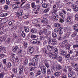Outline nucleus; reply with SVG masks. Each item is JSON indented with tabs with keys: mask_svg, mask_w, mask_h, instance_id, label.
<instances>
[{
	"mask_svg": "<svg viewBox=\"0 0 78 78\" xmlns=\"http://www.w3.org/2000/svg\"><path fill=\"white\" fill-rule=\"evenodd\" d=\"M56 40L55 39H53L51 40V45H55V44H56Z\"/></svg>",
	"mask_w": 78,
	"mask_h": 78,
	"instance_id": "obj_19",
	"label": "nucleus"
},
{
	"mask_svg": "<svg viewBox=\"0 0 78 78\" xmlns=\"http://www.w3.org/2000/svg\"><path fill=\"white\" fill-rule=\"evenodd\" d=\"M13 72L14 73H17V69L16 68H15L13 70Z\"/></svg>",
	"mask_w": 78,
	"mask_h": 78,
	"instance_id": "obj_55",
	"label": "nucleus"
},
{
	"mask_svg": "<svg viewBox=\"0 0 78 78\" xmlns=\"http://www.w3.org/2000/svg\"><path fill=\"white\" fill-rule=\"evenodd\" d=\"M22 53V50H20V51H19L18 53V55H20Z\"/></svg>",
	"mask_w": 78,
	"mask_h": 78,
	"instance_id": "obj_63",
	"label": "nucleus"
},
{
	"mask_svg": "<svg viewBox=\"0 0 78 78\" xmlns=\"http://www.w3.org/2000/svg\"><path fill=\"white\" fill-rule=\"evenodd\" d=\"M20 76H18V78H24V77L25 76L24 74H20Z\"/></svg>",
	"mask_w": 78,
	"mask_h": 78,
	"instance_id": "obj_51",
	"label": "nucleus"
},
{
	"mask_svg": "<svg viewBox=\"0 0 78 78\" xmlns=\"http://www.w3.org/2000/svg\"><path fill=\"white\" fill-rule=\"evenodd\" d=\"M61 12L63 13H64L65 14H66L67 13V11L64 9H62Z\"/></svg>",
	"mask_w": 78,
	"mask_h": 78,
	"instance_id": "obj_53",
	"label": "nucleus"
},
{
	"mask_svg": "<svg viewBox=\"0 0 78 78\" xmlns=\"http://www.w3.org/2000/svg\"><path fill=\"white\" fill-rule=\"evenodd\" d=\"M72 7L73 8V10L75 11V12H77L78 11V9L77 5H72Z\"/></svg>",
	"mask_w": 78,
	"mask_h": 78,
	"instance_id": "obj_13",
	"label": "nucleus"
},
{
	"mask_svg": "<svg viewBox=\"0 0 78 78\" xmlns=\"http://www.w3.org/2000/svg\"><path fill=\"white\" fill-rule=\"evenodd\" d=\"M17 49H18V47L17 46H15L12 49V51H17Z\"/></svg>",
	"mask_w": 78,
	"mask_h": 78,
	"instance_id": "obj_38",
	"label": "nucleus"
},
{
	"mask_svg": "<svg viewBox=\"0 0 78 78\" xmlns=\"http://www.w3.org/2000/svg\"><path fill=\"white\" fill-rule=\"evenodd\" d=\"M61 24L58 23H56L54 25L55 27H57V28H59Z\"/></svg>",
	"mask_w": 78,
	"mask_h": 78,
	"instance_id": "obj_35",
	"label": "nucleus"
},
{
	"mask_svg": "<svg viewBox=\"0 0 78 78\" xmlns=\"http://www.w3.org/2000/svg\"><path fill=\"white\" fill-rule=\"evenodd\" d=\"M55 6H57V8L58 7L59 8H62V5H60L59 3H57V4H56L55 5Z\"/></svg>",
	"mask_w": 78,
	"mask_h": 78,
	"instance_id": "obj_32",
	"label": "nucleus"
},
{
	"mask_svg": "<svg viewBox=\"0 0 78 78\" xmlns=\"http://www.w3.org/2000/svg\"><path fill=\"white\" fill-rule=\"evenodd\" d=\"M5 43L6 44H10L12 43V40L9 38H7L6 41Z\"/></svg>",
	"mask_w": 78,
	"mask_h": 78,
	"instance_id": "obj_12",
	"label": "nucleus"
},
{
	"mask_svg": "<svg viewBox=\"0 0 78 78\" xmlns=\"http://www.w3.org/2000/svg\"><path fill=\"white\" fill-rule=\"evenodd\" d=\"M23 46L24 48H27L28 46V42H26L24 43Z\"/></svg>",
	"mask_w": 78,
	"mask_h": 78,
	"instance_id": "obj_41",
	"label": "nucleus"
},
{
	"mask_svg": "<svg viewBox=\"0 0 78 78\" xmlns=\"http://www.w3.org/2000/svg\"><path fill=\"white\" fill-rule=\"evenodd\" d=\"M31 32L32 33H36V32H37V31L36 30V29L34 28L31 29Z\"/></svg>",
	"mask_w": 78,
	"mask_h": 78,
	"instance_id": "obj_29",
	"label": "nucleus"
},
{
	"mask_svg": "<svg viewBox=\"0 0 78 78\" xmlns=\"http://www.w3.org/2000/svg\"><path fill=\"white\" fill-rule=\"evenodd\" d=\"M43 3L42 0H36V3H38L39 5H41Z\"/></svg>",
	"mask_w": 78,
	"mask_h": 78,
	"instance_id": "obj_22",
	"label": "nucleus"
},
{
	"mask_svg": "<svg viewBox=\"0 0 78 78\" xmlns=\"http://www.w3.org/2000/svg\"><path fill=\"white\" fill-rule=\"evenodd\" d=\"M54 75L56 76H59L61 75V73L60 72H55L54 73Z\"/></svg>",
	"mask_w": 78,
	"mask_h": 78,
	"instance_id": "obj_21",
	"label": "nucleus"
},
{
	"mask_svg": "<svg viewBox=\"0 0 78 78\" xmlns=\"http://www.w3.org/2000/svg\"><path fill=\"white\" fill-rule=\"evenodd\" d=\"M29 66H31V67H33V66H36V64L34 63L30 62L29 64Z\"/></svg>",
	"mask_w": 78,
	"mask_h": 78,
	"instance_id": "obj_31",
	"label": "nucleus"
},
{
	"mask_svg": "<svg viewBox=\"0 0 78 78\" xmlns=\"http://www.w3.org/2000/svg\"><path fill=\"white\" fill-rule=\"evenodd\" d=\"M23 14V12H22V10H20L19 11V12L16 14V16L17 17H20V16H22Z\"/></svg>",
	"mask_w": 78,
	"mask_h": 78,
	"instance_id": "obj_15",
	"label": "nucleus"
},
{
	"mask_svg": "<svg viewBox=\"0 0 78 78\" xmlns=\"http://www.w3.org/2000/svg\"><path fill=\"white\" fill-rule=\"evenodd\" d=\"M41 22L44 24H47L48 23V20L46 18H42L41 20Z\"/></svg>",
	"mask_w": 78,
	"mask_h": 78,
	"instance_id": "obj_9",
	"label": "nucleus"
},
{
	"mask_svg": "<svg viewBox=\"0 0 78 78\" xmlns=\"http://www.w3.org/2000/svg\"><path fill=\"white\" fill-rule=\"evenodd\" d=\"M55 18L54 16L53 15L51 17V20H55Z\"/></svg>",
	"mask_w": 78,
	"mask_h": 78,
	"instance_id": "obj_58",
	"label": "nucleus"
},
{
	"mask_svg": "<svg viewBox=\"0 0 78 78\" xmlns=\"http://www.w3.org/2000/svg\"><path fill=\"white\" fill-rule=\"evenodd\" d=\"M30 42H31L32 44H36L37 42V39H33L30 41Z\"/></svg>",
	"mask_w": 78,
	"mask_h": 78,
	"instance_id": "obj_23",
	"label": "nucleus"
},
{
	"mask_svg": "<svg viewBox=\"0 0 78 78\" xmlns=\"http://www.w3.org/2000/svg\"><path fill=\"white\" fill-rule=\"evenodd\" d=\"M51 70L53 72H55L56 71V68L54 66H52L51 67Z\"/></svg>",
	"mask_w": 78,
	"mask_h": 78,
	"instance_id": "obj_20",
	"label": "nucleus"
},
{
	"mask_svg": "<svg viewBox=\"0 0 78 78\" xmlns=\"http://www.w3.org/2000/svg\"><path fill=\"white\" fill-rule=\"evenodd\" d=\"M45 37H46L48 40H51V36L46 35L45 36Z\"/></svg>",
	"mask_w": 78,
	"mask_h": 78,
	"instance_id": "obj_33",
	"label": "nucleus"
},
{
	"mask_svg": "<svg viewBox=\"0 0 78 78\" xmlns=\"http://www.w3.org/2000/svg\"><path fill=\"white\" fill-rule=\"evenodd\" d=\"M58 53V48H55L54 49V51L53 52H49L48 53V55L50 57H53L55 55H57Z\"/></svg>",
	"mask_w": 78,
	"mask_h": 78,
	"instance_id": "obj_3",
	"label": "nucleus"
},
{
	"mask_svg": "<svg viewBox=\"0 0 78 78\" xmlns=\"http://www.w3.org/2000/svg\"><path fill=\"white\" fill-rule=\"evenodd\" d=\"M30 37L32 39H35L36 37V36L35 35L31 34L30 36Z\"/></svg>",
	"mask_w": 78,
	"mask_h": 78,
	"instance_id": "obj_54",
	"label": "nucleus"
},
{
	"mask_svg": "<svg viewBox=\"0 0 78 78\" xmlns=\"http://www.w3.org/2000/svg\"><path fill=\"white\" fill-rule=\"evenodd\" d=\"M23 66L21 65L19 69V73L20 75H24V74L23 72Z\"/></svg>",
	"mask_w": 78,
	"mask_h": 78,
	"instance_id": "obj_7",
	"label": "nucleus"
},
{
	"mask_svg": "<svg viewBox=\"0 0 78 78\" xmlns=\"http://www.w3.org/2000/svg\"><path fill=\"white\" fill-rule=\"evenodd\" d=\"M12 8L13 9H17V6L16 4H13L12 5Z\"/></svg>",
	"mask_w": 78,
	"mask_h": 78,
	"instance_id": "obj_45",
	"label": "nucleus"
},
{
	"mask_svg": "<svg viewBox=\"0 0 78 78\" xmlns=\"http://www.w3.org/2000/svg\"><path fill=\"white\" fill-rule=\"evenodd\" d=\"M6 3L7 5H10V1H9V0H6Z\"/></svg>",
	"mask_w": 78,
	"mask_h": 78,
	"instance_id": "obj_62",
	"label": "nucleus"
},
{
	"mask_svg": "<svg viewBox=\"0 0 78 78\" xmlns=\"http://www.w3.org/2000/svg\"><path fill=\"white\" fill-rule=\"evenodd\" d=\"M7 38V35L4 34L0 37V42L5 41Z\"/></svg>",
	"mask_w": 78,
	"mask_h": 78,
	"instance_id": "obj_6",
	"label": "nucleus"
},
{
	"mask_svg": "<svg viewBox=\"0 0 78 78\" xmlns=\"http://www.w3.org/2000/svg\"><path fill=\"white\" fill-rule=\"evenodd\" d=\"M71 20H72V18L70 17H68L66 19V22H71Z\"/></svg>",
	"mask_w": 78,
	"mask_h": 78,
	"instance_id": "obj_28",
	"label": "nucleus"
},
{
	"mask_svg": "<svg viewBox=\"0 0 78 78\" xmlns=\"http://www.w3.org/2000/svg\"><path fill=\"white\" fill-rule=\"evenodd\" d=\"M44 55L45 56H48V51L45 49H44Z\"/></svg>",
	"mask_w": 78,
	"mask_h": 78,
	"instance_id": "obj_27",
	"label": "nucleus"
},
{
	"mask_svg": "<svg viewBox=\"0 0 78 78\" xmlns=\"http://www.w3.org/2000/svg\"><path fill=\"white\" fill-rule=\"evenodd\" d=\"M31 7L32 8H34V10L35 11L34 13L35 14H37L39 13V11H40L41 8L40 6L37 5L35 6V2H33L31 3Z\"/></svg>",
	"mask_w": 78,
	"mask_h": 78,
	"instance_id": "obj_1",
	"label": "nucleus"
},
{
	"mask_svg": "<svg viewBox=\"0 0 78 78\" xmlns=\"http://www.w3.org/2000/svg\"><path fill=\"white\" fill-rule=\"evenodd\" d=\"M75 18L76 20H77L78 21V15H76L75 16Z\"/></svg>",
	"mask_w": 78,
	"mask_h": 78,
	"instance_id": "obj_64",
	"label": "nucleus"
},
{
	"mask_svg": "<svg viewBox=\"0 0 78 78\" xmlns=\"http://www.w3.org/2000/svg\"><path fill=\"white\" fill-rule=\"evenodd\" d=\"M20 59V58H19V57L18 56H17L16 57V59H15V62H18L19 61V59Z\"/></svg>",
	"mask_w": 78,
	"mask_h": 78,
	"instance_id": "obj_42",
	"label": "nucleus"
},
{
	"mask_svg": "<svg viewBox=\"0 0 78 78\" xmlns=\"http://www.w3.org/2000/svg\"><path fill=\"white\" fill-rule=\"evenodd\" d=\"M60 53L62 55H63V56H65L66 55V52L62 49H60Z\"/></svg>",
	"mask_w": 78,
	"mask_h": 78,
	"instance_id": "obj_18",
	"label": "nucleus"
},
{
	"mask_svg": "<svg viewBox=\"0 0 78 78\" xmlns=\"http://www.w3.org/2000/svg\"><path fill=\"white\" fill-rule=\"evenodd\" d=\"M29 57L27 56L23 60V62L25 64H28V59Z\"/></svg>",
	"mask_w": 78,
	"mask_h": 78,
	"instance_id": "obj_14",
	"label": "nucleus"
},
{
	"mask_svg": "<svg viewBox=\"0 0 78 78\" xmlns=\"http://www.w3.org/2000/svg\"><path fill=\"white\" fill-rule=\"evenodd\" d=\"M52 36L53 38H56L57 37L56 34L55 33H53L52 34Z\"/></svg>",
	"mask_w": 78,
	"mask_h": 78,
	"instance_id": "obj_36",
	"label": "nucleus"
},
{
	"mask_svg": "<svg viewBox=\"0 0 78 78\" xmlns=\"http://www.w3.org/2000/svg\"><path fill=\"white\" fill-rule=\"evenodd\" d=\"M57 5H55L53 6V10L52 11V13L53 14V13H55L57 11H58V10L57 9Z\"/></svg>",
	"mask_w": 78,
	"mask_h": 78,
	"instance_id": "obj_10",
	"label": "nucleus"
},
{
	"mask_svg": "<svg viewBox=\"0 0 78 78\" xmlns=\"http://www.w3.org/2000/svg\"><path fill=\"white\" fill-rule=\"evenodd\" d=\"M34 48L33 47H30L29 48V50L27 52L29 55H31L34 52Z\"/></svg>",
	"mask_w": 78,
	"mask_h": 78,
	"instance_id": "obj_8",
	"label": "nucleus"
},
{
	"mask_svg": "<svg viewBox=\"0 0 78 78\" xmlns=\"http://www.w3.org/2000/svg\"><path fill=\"white\" fill-rule=\"evenodd\" d=\"M5 75L4 73L2 72L0 74V78H3Z\"/></svg>",
	"mask_w": 78,
	"mask_h": 78,
	"instance_id": "obj_44",
	"label": "nucleus"
},
{
	"mask_svg": "<svg viewBox=\"0 0 78 78\" xmlns=\"http://www.w3.org/2000/svg\"><path fill=\"white\" fill-rule=\"evenodd\" d=\"M4 9H5V10H8V9L9 8V7L7 5H5L4 6Z\"/></svg>",
	"mask_w": 78,
	"mask_h": 78,
	"instance_id": "obj_46",
	"label": "nucleus"
},
{
	"mask_svg": "<svg viewBox=\"0 0 78 78\" xmlns=\"http://www.w3.org/2000/svg\"><path fill=\"white\" fill-rule=\"evenodd\" d=\"M33 61L34 62H36L38 61V58L37 57H35L33 58Z\"/></svg>",
	"mask_w": 78,
	"mask_h": 78,
	"instance_id": "obj_37",
	"label": "nucleus"
},
{
	"mask_svg": "<svg viewBox=\"0 0 78 78\" xmlns=\"http://www.w3.org/2000/svg\"><path fill=\"white\" fill-rule=\"evenodd\" d=\"M5 2V1L4 0H1L0 1V5H2L4 4Z\"/></svg>",
	"mask_w": 78,
	"mask_h": 78,
	"instance_id": "obj_57",
	"label": "nucleus"
},
{
	"mask_svg": "<svg viewBox=\"0 0 78 78\" xmlns=\"http://www.w3.org/2000/svg\"><path fill=\"white\" fill-rule=\"evenodd\" d=\"M8 15V13H3L1 15V17H6V16H7Z\"/></svg>",
	"mask_w": 78,
	"mask_h": 78,
	"instance_id": "obj_24",
	"label": "nucleus"
},
{
	"mask_svg": "<svg viewBox=\"0 0 78 78\" xmlns=\"http://www.w3.org/2000/svg\"><path fill=\"white\" fill-rule=\"evenodd\" d=\"M42 72L40 70H39L37 73V74L36 75L37 76V75H40L41 74Z\"/></svg>",
	"mask_w": 78,
	"mask_h": 78,
	"instance_id": "obj_49",
	"label": "nucleus"
},
{
	"mask_svg": "<svg viewBox=\"0 0 78 78\" xmlns=\"http://www.w3.org/2000/svg\"><path fill=\"white\" fill-rule=\"evenodd\" d=\"M62 34H63V31H59V36H61Z\"/></svg>",
	"mask_w": 78,
	"mask_h": 78,
	"instance_id": "obj_59",
	"label": "nucleus"
},
{
	"mask_svg": "<svg viewBox=\"0 0 78 78\" xmlns=\"http://www.w3.org/2000/svg\"><path fill=\"white\" fill-rule=\"evenodd\" d=\"M24 30L26 33H28L30 31V29L27 27H26L24 28Z\"/></svg>",
	"mask_w": 78,
	"mask_h": 78,
	"instance_id": "obj_30",
	"label": "nucleus"
},
{
	"mask_svg": "<svg viewBox=\"0 0 78 78\" xmlns=\"http://www.w3.org/2000/svg\"><path fill=\"white\" fill-rule=\"evenodd\" d=\"M49 10H50V9H46L44 10L43 12H44V13H46V12H48Z\"/></svg>",
	"mask_w": 78,
	"mask_h": 78,
	"instance_id": "obj_60",
	"label": "nucleus"
},
{
	"mask_svg": "<svg viewBox=\"0 0 78 78\" xmlns=\"http://www.w3.org/2000/svg\"><path fill=\"white\" fill-rule=\"evenodd\" d=\"M53 15L56 20H58V14L56 13H53Z\"/></svg>",
	"mask_w": 78,
	"mask_h": 78,
	"instance_id": "obj_26",
	"label": "nucleus"
},
{
	"mask_svg": "<svg viewBox=\"0 0 78 78\" xmlns=\"http://www.w3.org/2000/svg\"><path fill=\"white\" fill-rule=\"evenodd\" d=\"M78 23L74 24L72 27L73 29H76V28H78Z\"/></svg>",
	"mask_w": 78,
	"mask_h": 78,
	"instance_id": "obj_39",
	"label": "nucleus"
},
{
	"mask_svg": "<svg viewBox=\"0 0 78 78\" xmlns=\"http://www.w3.org/2000/svg\"><path fill=\"white\" fill-rule=\"evenodd\" d=\"M7 66L9 68H10V67H12V64H11V63L10 62H8L7 64Z\"/></svg>",
	"mask_w": 78,
	"mask_h": 78,
	"instance_id": "obj_48",
	"label": "nucleus"
},
{
	"mask_svg": "<svg viewBox=\"0 0 78 78\" xmlns=\"http://www.w3.org/2000/svg\"><path fill=\"white\" fill-rule=\"evenodd\" d=\"M44 64H45L46 67H47V68H48V67H49V65L50 64L49 63H48V62H44Z\"/></svg>",
	"mask_w": 78,
	"mask_h": 78,
	"instance_id": "obj_40",
	"label": "nucleus"
},
{
	"mask_svg": "<svg viewBox=\"0 0 78 78\" xmlns=\"http://www.w3.org/2000/svg\"><path fill=\"white\" fill-rule=\"evenodd\" d=\"M47 74L48 75H50L51 74V71H50V69L48 68L47 69Z\"/></svg>",
	"mask_w": 78,
	"mask_h": 78,
	"instance_id": "obj_25",
	"label": "nucleus"
},
{
	"mask_svg": "<svg viewBox=\"0 0 78 78\" xmlns=\"http://www.w3.org/2000/svg\"><path fill=\"white\" fill-rule=\"evenodd\" d=\"M51 59H58V61L59 62H61L62 61V57H61L58 56L57 55H55L53 57H52Z\"/></svg>",
	"mask_w": 78,
	"mask_h": 78,
	"instance_id": "obj_5",
	"label": "nucleus"
},
{
	"mask_svg": "<svg viewBox=\"0 0 78 78\" xmlns=\"http://www.w3.org/2000/svg\"><path fill=\"white\" fill-rule=\"evenodd\" d=\"M42 6L43 8H46L48 7V5L45 3L43 4L42 5Z\"/></svg>",
	"mask_w": 78,
	"mask_h": 78,
	"instance_id": "obj_34",
	"label": "nucleus"
},
{
	"mask_svg": "<svg viewBox=\"0 0 78 78\" xmlns=\"http://www.w3.org/2000/svg\"><path fill=\"white\" fill-rule=\"evenodd\" d=\"M76 34H77L76 32H73L71 35V37H75L76 36Z\"/></svg>",
	"mask_w": 78,
	"mask_h": 78,
	"instance_id": "obj_47",
	"label": "nucleus"
},
{
	"mask_svg": "<svg viewBox=\"0 0 78 78\" xmlns=\"http://www.w3.org/2000/svg\"><path fill=\"white\" fill-rule=\"evenodd\" d=\"M25 32L24 31H23L22 32V34H21V36L23 37H25Z\"/></svg>",
	"mask_w": 78,
	"mask_h": 78,
	"instance_id": "obj_52",
	"label": "nucleus"
},
{
	"mask_svg": "<svg viewBox=\"0 0 78 78\" xmlns=\"http://www.w3.org/2000/svg\"><path fill=\"white\" fill-rule=\"evenodd\" d=\"M56 68L57 70H60L61 69V66L59 64L57 66Z\"/></svg>",
	"mask_w": 78,
	"mask_h": 78,
	"instance_id": "obj_43",
	"label": "nucleus"
},
{
	"mask_svg": "<svg viewBox=\"0 0 78 78\" xmlns=\"http://www.w3.org/2000/svg\"><path fill=\"white\" fill-rule=\"evenodd\" d=\"M39 69H41L43 74L46 73V67L44 65L42 64H40Z\"/></svg>",
	"mask_w": 78,
	"mask_h": 78,
	"instance_id": "obj_4",
	"label": "nucleus"
},
{
	"mask_svg": "<svg viewBox=\"0 0 78 78\" xmlns=\"http://www.w3.org/2000/svg\"><path fill=\"white\" fill-rule=\"evenodd\" d=\"M65 48L67 50H70V45L66 44L65 45Z\"/></svg>",
	"mask_w": 78,
	"mask_h": 78,
	"instance_id": "obj_17",
	"label": "nucleus"
},
{
	"mask_svg": "<svg viewBox=\"0 0 78 78\" xmlns=\"http://www.w3.org/2000/svg\"><path fill=\"white\" fill-rule=\"evenodd\" d=\"M47 49L49 51H53L54 50V47L53 46L48 45L47 46Z\"/></svg>",
	"mask_w": 78,
	"mask_h": 78,
	"instance_id": "obj_11",
	"label": "nucleus"
},
{
	"mask_svg": "<svg viewBox=\"0 0 78 78\" xmlns=\"http://www.w3.org/2000/svg\"><path fill=\"white\" fill-rule=\"evenodd\" d=\"M13 23L14 21H11L9 23V25H11L12 27H13Z\"/></svg>",
	"mask_w": 78,
	"mask_h": 78,
	"instance_id": "obj_50",
	"label": "nucleus"
},
{
	"mask_svg": "<svg viewBox=\"0 0 78 78\" xmlns=\"http://www.w3.org/2000/svg\"><path fill=\"white\" fill-rule=\"evenodd\" d=\"M50 25H48L47 26H45L44 28V31H42V30H40L39 31V35L41 36V35H43V36H45V35H46V34H47V31L48 30V29H50Z\"/></svg>",
	"mask_w": 78,
	"mask_h": 78,
	"instance_id": "obj_2",
	"label": "nucleus"
},
{
	"mask_svg": "<svg viewBox=\"0 0 78 78\" xmlns=\"http://www.w3.org/2000/svg\"><path fill=\"white\" fill-rule=\"evenodd\" d=\"M58 14L60 16H61L62 18H65L66 17V15L61 12V11H59L58 12Z\"/></svg>",
	"mask_w": 78,
	"mask_h": 78,
	"instance_id": "obj_16",
	"label": "nucleus"
},
{
	"mask_svg": "<svg viewBox=\"0 0 78 78\" xmlns=\"http://www.w3.org/2000/svg\"><path fill=\"white\" fill-rule=\"evenodd\" d=\"M68 76L69 77H72V76H73V72H70L68 75Z\"/></svg>",
	"mask_w": 78,
	"mask_h": 78,
	"instance_id": "obj_56",
	"label": "nucleus"
},
{
	"mask_svg": "<svg viewBox=\"0 0 78 78\" xmlns=\"http://www.w3.org/2000/svg\"><path fill=\"white\" fill-rule=\"evenodd\" d=\"M2 63L3 64H6V59H4L2 61Z\"/></svg>",
	"mask_w": 78,
	"mask_h": 78,
	"instance_id": "obj_61",
	"label": "nucleus"
}]
</instances>
